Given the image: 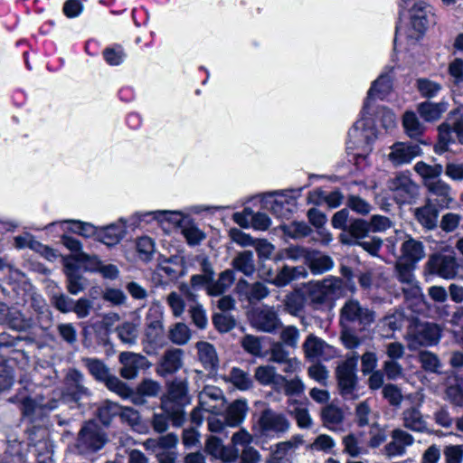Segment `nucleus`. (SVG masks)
Returning a JSON list of instances; mask_svg holds the SVG:
<instances>
[{"label":"nucleus","instance_id":"obj_22","mask_svg":"<svg viewBox=\"0 0 463 463\" xmlns=\"http://www.w3.org/2000/svg\"><path fill=\"white\" fill-rule=\"evenodd\" d=\"M181 291L188 300V312L190 314V317L194 323V325L203 329L205 328L207 326V317L205 310L203 309V306L197 302L196 300V294L194 293L187 285H182L181 286Z\"/></svg>","mask_w":463,"mask_h":463},{"label":"nucleus","instance_id":"obj_54","mask_svg":"<svg viewBox=\"0 0 463 463\" xmlns=\"http://www.w3.org/2000/svg\"><path fill=\"white\" fill-rule=\"evenodd\" d=\"M416 87L420 94L427 99L436 97L442 89L439 83L425 78L418 79Z\"/></svg>","mask_w":463,"mask_h":463},{"label":"nucleus","instance_id":"obj_4","mask_svg":"<svg viewBox=\"0 0 463 463\" xmlns=\"http://www.w3.org/2000/svg\"><path fill=\"white\" fill-rule=\"evenodd\" d=\"M107 442L101 428L93 421L87 422L80 430L76 448L80 454H90L101 449Z\"/></svg>","mask_w":463,"mask_h":463},{"label":"nucleus","instance_id":"obj_52","mask_svg":"<svg viewBox=\"0 0 463 463\" xmlns=\"http://www.w3.org/2000/svg\"><path fill=\"white\" fill-rule=\"evenodd\" d=\"M277 391H283L284 393L288 396H298L304 392L305 384L301 381V379L298 376L288 380L284 376V382L280 384H278L276 389Z\"/></svg>","mask_w":463,"mask_h":463},{"label":"nucleus","instance_id":"obj_17","mask_svg":"<svg viewBox=\"0 0 463 463\" xmlns=\"http://www.w3.org/2000/svg\"><path fill=\"white\" fill-rule=\"evenodd\" d=\"M259 425L261 432L266 435L270 433L283 434L290 427L289 421L282 413L269 409L262 411L259 419Z\"/></svg>","mask_w":463,"mask_h":463},{"label":"nucleus","instance_id":"obj_37","mask_svg":"<svg viewBox=\"0 0 463 463\" xmlns=\"http://www.w3.org/2000/svg\"><path fill=\"white\" fill-rule=\"evenodd\" d=\"M446 110L447 104L445 102L432 103L424 101L420 103L417 108L420 116L427 122L437 121Z\"/></svg>","mask_w":463,"mask_h":463},{"label":"nucleus","instance_id":"obj_56","mask_svg":"<svg viewBox=\"0 0 463 463\" xmlns=\"http://www.w3.org/2000/svg\"><path fill=\"white\" fill-rule=\"evenodd\" d=\"M281 228L283 232L292 239L306 237L311 232L310 227L304 222H293L283 225Z\"/></svg>","mask_w":463,"mask_h":463},{"label":"nucleus","instance_id":"obj_14","mask_svg":"<svg viewBox=\"0 0 463 463\" xmlns=\"http://www.w3.org/2000/svg\"><path fill=\"white\" fill-rule=\"evenodd\" d=\"M427 267L430 273L446 279H454L458 268L454 254L436 253L430 257Z\"/></svg>","mask_w":463,"mask_h":463},{"label":"nucleus","instance_id":"obj_29","mask_svg":"<svg viewBox=\"0 0 463 463\" xmlns=\"http://www.w3.org/2000/svg\"><path fill=\"white\" fill-rule=\"evenodd\" d=\"M441 330L438 325L424 323L417 326L413 338L420 345H432L439 340Z\"/></svg>","mask_w":463,"mask_h":463},{"label":"nucleus","instance_id":"obj_23","mask_svg":"<svg viewBox=\"0 0 463 463\" xmlns=\"http://www.w3.org/2000/svg\"><path fill=\"white\" fill-rule=\"evenodd\" d=\"M126 234V222L119 219L118 222L108 226L99 227L97 241L107 246L118 244Z\"/></svg>","mask_w":463,"mask_h":463},{"label":"nucleus","instance_id":"obj_38","mask_svg":"<svg viewBox=\"0 0 463 463\" xmlns=\"http://www.w3.org/2000/svg\"><path fill=\"white\" fill-rule=\"evenodd\" d=\"M247 411L248 406L245 401L237 400L230 404L224 415L227 426L236 427L240 425L243 421Z\"/></svg>","mask_w":463,"mask_h":463},{"label":"nucleus","instance_id":"obj_46","mask_svg":"<svg viewBox=\"0 0 463 463\" xmlns=\"http://www.w3.org/2000/svg\"><path fill=\"white\" fill-rule=\"evenodd\" d=\"M64 222L69 223L71 226L69 230L85 238H95L98 239L99 228L90 222H84L76 220H67Z\"/></svg>","mask_w":463,"mask_h":463},{"label":"nucleus","instance_id":"obj_19","mask_svg":"<svg viewBox=\"0 0 463 463\" xmlns=\"http://www.w3.org/2000/svg\"><path fill=\"white\" fill-rule=\"evenodd\" d=\"M391 439L384 447L385 455L389 458L403 456L407 448L414 442L413 436L402 429H394L391 433Z\"/></svg>","mask_w":463,"mask_h":463},{"label":"nucleus","instance_id":"obj_39","mask_svg":"<svg viewBox=\"0 0 463 463\" xmlns=\"http://www.w3.org/2000/svg\"><path fill=\"white\" fill-rule=\"evenodd\" d=\"M198 358L205 369L214 370L218 367V356L213 345L207 342L196 344Z\"/></svg>","mask_w":463,"mask_h":463},{"label":"nucleus","instance_id":"obj_1","mask_svg":"<svg viewBox=\"0 0 463 463\" xmlns=\"http://www.w3.org/2000/svg\"><path fill=\"white\" fill-rule=\"evenodd\" d=\"M345 291L343 279L333 276L309 282L307 288V298L316 308L333 305L344 296Z\"/></svg>","mask_w":463,"mask_h":463},{"label":"nucleus","instance_id":"obj_31","mask_svg":"<svg viewBox=\"0 0 463 463\" xmlns=\"http://www.w3.org/2000/svg\"><path fill=\"white\" fill-rule=\"evenodd\" d=\"M254 377L261 385L273 386L274 389L284 382V376L278 373L276 368L269 364L258 366L255 369Z\"/></svg>","mask_w":463,"mask_h":463},{"label":"nucleus","instance_id":"obj_51","mask_svg":"<svg viewBox=\"0 0 463 463\" xmlns=\"http://www.w3.org/2000/svg\"><path fill=\"white\" fill-rule=\"evenodd\" d=\"M242 285L247 287L246 298L250 302L260 301L269 293V288L260 282L249 285L246 281L241 280L238 286L241 288Z\"/></svg>","mask_w":463,"mask_h":463},{"label":"nucleus","instance_id":"obj_34","mask_svg":"<svg viewBox=\"0 0 463 463\" xmlns=\"http://www.w3.org/2000/svg\"><path fill=\"white\" fill-rule=\"evenodd\" d=\"M402 256L400 260H404L405 261L411 263H417L420 260H422L425 256L423 244L412 238H409L402 244Z\"/></svg>","mask_w":463,"mask_h":463},{"label":"nucleus","instance_id":"obj_5","mask_svg":"<svg viewBox=\"0 0 463 463\" xmlns=\"http://www.w3.org/2000/svg\"><path fill=\"white\" fill-rule=\"evenodd\" d=\"M374 318V312L355 299L347 300L340 310V324L343 327L355 323L365 327L370 326Z\"/></svg>","mask_w":463,"mask_h":463},{"label":"nucleus","instance_id":"obj_12","mask_svg":"<svg viewBox=\"0 0 463 463\" xmlns=\"http://www.w3.org/2000/svg\"><path fill=\"white\" fill-rule=\"evenodd\" d=\"M360 356L354 352L336 368V377L343 393H351L356 383V368Z\"/></svg>","mask_w":463,"mask_h":463},{"label":"nucleus","instance_id":"obj_40","mask_svg":"<svg viewBox=\"0 0 463 463\" xmlns=\"http://www.w3.org/2000/svg\"><path fill=\"white\" fill-rule=\"evenodd\" d=\"M83 260H90L86 264V268L91 271H99L105 279H114L118 276V269L115 265H102L97 256H90L82 253Z\"/></svg>","mask_w":463,"mask_h":463},{"label":"nucleus","instance_id":"obj_20","mask_svg":"<svg viewBox=\"0 0 463 463\" xmlns=\"http://www.w3.org/2000/svg\"><path fill=\"white\" fill-rule=\"evenodd\" d=\"M141 343L146 354H156L166 345L165 327H144Z\"/></svg>","mask_w":463,"mask_h":463},{"label":"nucleus","instance_id":"obj_44","mask_svg":"<svg viewBox=\"0 0 463 463\" xmlns=\"http://www.w3.org/2000/svg\"><path fill=\"white\" fill-rule=\"evenodd\" d=\"M116 333L123 344L134 345L137 342V326L132 322H123L118 325L116 328Z\"/></svg>","mask_w":463,"mask_h":463},{"label":"nucleus","instance_id":"obj_42","mask_svg":"<svg viewBox=\"0 0 463 463\" xmlns=\"http://www.w3.org/2000/svg\"><path fill=\"white\" fill-rule=\"evenodd\" d=\"M233 268L245 276H251L255 271L253 252L244 250L239 253L232 260Z\"/></svg>","mask_w":463,"mask_h":463},{"label":"nucleus","instance_id":"obj_45","mask_svg":"<svg viewBox=\"0 0 463 463\" xmlns=\"http://www.w3.org/2000/svg\"><path fill=\"white\" fill-rule=\"evenodd\" d=\"M164 326V307L158 303H152L145 316L144 327Z\"/></svg>","mask_w":463,"mask_h":463},{"label":"nucleus","instance_id":"obj_18","mask_svg":"<svg viewBox=\"0 0 463 463\" xmlns=\"http://www.w3.org/2000/svg\"><path fill=\"white\" fill-rule=\"evenodd\" d=\"M390 148L388 159L395 166L411 163L422 152L419 145L404 142H396Z\"/></svg>","mask_w":463,"mask_h":463},{"label":"nucleus","instance_id":"obj_27","mask_svg":"<svg viewBox=\"0 0 463 463\" xmlns=\"http://www.w3.org/2000/svg\"><path fill=\"white\" fill-rule=\"evenodd\" d=\"M146 361V357L133 352H122L119 362L122 364L120 374L123 378L133 379L137 375L139 368Z\"/></svg>","mask_w":463,"mask_h":463},{"label":"nucleus","instance_id":"obj_25","mask_svg":"<svg viewBox=\"0 0 463 463\" xmlns=\"http://www.w3.org/2000/svg\"><path fill=\"white\" fill-rule=\"evenodd\" d=\"M414 265V263L405 261L404 260H399L395 265V269L398 279L402 284L407 285L410 288V293L416 298L420 297L421 293L413 274Z\"/></svg>","mask_w":463,"mask_h":463},{"label":"nucleus","instance_id":"obj_53","mask_svg":"<svg viewBox=\"0 0 463 463\" xmlns=\"http://www.w3.org/2000/svg\"><path fill=\"white\" fill-rule=\"evenodd\" d=\"M85 366L90 373L98 381L103 382L109 373V368L100 361L95 358L83 359Z\"/></svg>","mask_w":463,"mask_h":463},{"label":"nucleus","instance_id":"obj_60","mask_svg":"<svg viewBox=\"0 0 463 463\" xmlns=\"http://www.w3.org/2000/svg\"><path fill=\"white\" fill-rule=\"evenodd\" d=\"M230 378L233 385L241 391H246L252 387L253 382L250 374L239 368L232 370Z\"/></svg>","mask_w":463,"mask_h":463},{"label":"nucleus","instance_id":"obj_13","mask_svg":"<svg viewBox=\"0 0 463 463\" xmlns=\"http://www.w3.org/2000/svg\"><path fill=\"white\" fill-rule=\"evenodd\" d=\"M89 395V390L84 386V376L77 369H69L64 378V391L61 399L65 402H78Z\"/></svg>","mask_w":463,"mask_h":463},{"label":"nucleus","instance_id":"obj_15","mask_svg":"<svg viewBox=\"0 0 463 463\" xmlns=\"http://www.w3.org/2000/svg\"><path fill=\"white\" fill-rule=\"evenodd\" d=\"M305 354L309 360L328 361L338 356V350L326 344L323 339L309 335L303 344Z\"/></svg>","mask_w":463,"mask_h":463},{"label":"nucleus","instance_id":"obj_47","mask_svg":"<svg viewBox=\"0 0 463 463\" xmlns=\"http://www.w3.org/2000/svg\"><path fill=\"white\" fill-rule=\"evenodd\" d=\"M182 234L191 246L198 245L205 239V234L190 219L181 228Z\"/></svg>","mask_w":463,"mask_h":463},{"label":"nucleus","instance_id":"obj_8","mask_svg":"<svg viewBox=\"0 0 463 463\" xmlns=\"http://www.w3.org/2000/svg\"><path fill=\"white\" fill-rule=\"evenodd\" d=\"M433 8L429 4L419 1L411 9V31L407 34L409 39L418 40L426 31L428 25L433 22Z\"/></svg>","mask_w":463,"mask_h":463},{"label":"nucleus","instance_id":"obj_35","mask_svg":"<svg viewBox=\"0 0 463 463\" xmlns=\"http://www.w3.org/2000/svg\"><path fill=\"white\" fill-rule=\"evenodd\" d=\"M402 127L405 134L411 139L419 140L425 132V126L413 111H406L403 114Z\"/></svg>","mask_w":463,"mask_h":463},{"label":"nucleus","instance_id":"obj_64","mask_svg":"<svg viewBox=\"0 0 463 463\" xmlns=\"http://www.w3.org/2000/svg\"><path fill=\"white\" fill-rule=\"evenodd\" d=\"M299 330L294 326H284L280 332L281 344L296 348L299 340Z\"/></svg>","mask_w":463,"mask_h":463},{"label":"nucleus","instance_id":"obj_43","mask_svg":"<svg viewBox=\"0 0 463 463\" xmlns=\"http://www.w3.org/2000/svg\"><path fill=\"white\" fill-rule=\"evenodd\" d=\"M288 411L293 416L299 428L308 429L311 427L312 418L304 404L295 401L289 405Z\"/></svg>","mask_w":463,"mask_h":463},{"label":"nucleus","instance_id":"obj_41","mask_svg":"<svg viewBox=\"0 0 463 463\" xmlns=\"http://www.w3.org/2000/svg\"><path fill=\"white\" fill-rule=\"evenodd\" d=\"M307 263L314 274L328 271L334 266V261L329 256L317 251L309 252Z\"/></svg>","mask_w":463,"mask_h":463},{"label":"nucleus","instance_id":"obj_9","mask_svg":"<svg viewBox=\"0 0 463 463\" xmlns=\"http://www.w3.org/2000/svg\"><path fill=\"white\" fill-rule=\"evenodd\" d=\"M303 188L292 190L274 191L267 194L266 203L270 205L268 208L277 216L285 217L290 212V207L295 206L297 198L300 195Z\"/></svg>","mask_w":463,"mask_h":463},{"label":"nucleus","instance_id":"obj_58","mask_svg":"<svg viewBox=\"0 0 463 463\" xmlns=\"http://www.w3.org/2000/svg\"><path fill=\"white\" fill-rule=\"evenodd\" d=\"M120 411V406L115 402L106 401L98 410V416L104 425H109L111 420L118 416Z\"/></svg>","mask_w":463,"mask_h":463},{"label":"nucleus","instance_id":"obj_33","mask_svg":"<svg viewBox=\"0 0 463 463\" xmlns=\"http://www.w3.org/2000/svg\"><path fill=\"white\" fill-rule=\"evenodd\" d=\"M235 280L234 271L226 269L220 273L218 279L213 280L211 279L207 285V293L210 296H221L224 294L233 284Z\"/></svg>","mask_w":463,"mask_h":463},{"label":"nucleus","instance_id":"obj_55","mask_svg":"<svg viewBox=\"0 0 463 463\" xmlns=\"http://www.w3.org/2000/svg\"><path fill=\"white\" fill-rule=\"evenodd\" d=\"M190 337V329L184 323H176L169 330V339L175 345H184L189 341Z\"/></svg>","mask_w":463,"mask_h":463},{"label":"nucleus","instance_id":"obj_6","mask_svg":"<svg viewBox=\"0 0 463 463\" xmlns=\"http://www.w3.org/2000/svg\"><path fill=\"white\" fill-rule=\"evenodd\" d=\"M254 437L244 428L232 436L231 442L236 450L238 463H260V453L251 446Z\"/></svg>","mask_w":463,"mask_h":463},{"label":"nucleus","instance_id":"obj_32","mask_svg":"<svg viewBox=\"0 0 463 463\" xmlns=\"http://www.w3.org/2000/svg\"><path fill=\"white\" fill-rule=\"evenodd\" d=\"M429 192L438 197L437 204L441 208L449 207L453 201L450 186L441 179L429 180L425 183Z\"/></svg>","mask_w":463,"mask_h":463},{"label":"nucleus","instance_id":"obj_49","mask_svg":"<svg viewBox=\"0 0 463 463\" xmlns=\"http://www.w3.org/2000/svg\"><path fill=\"white\" fill-rule=\"evenodd\" d=\"M414 170L427 182L438 179L443 172V166L439 164L430 165L423 161H420L415 164Z\"/></svg>","mask_w":463,"mask_h":463},{"label":"nucleus","instance_id":"obj_7","mask_svg":"<svg viewBox=\"0 0 463 463\" xmlns=\"http://www.w3.org/2000/svg\"><path fill=\"white\" fill-rule=\"evenodd\" d=\"M388 188L399 204L411 203L419 194L418 185L405 173H400L390 179Z\"/></svg>","mask_w":463,"mask_h":463},{"label":"nucleus","instance_id":"obj_59","mask_svg":"<svg viewBox=\"0 0 463 463\" xmlns=\"http://www.w3.org/2000/svg\"><path fill=\"white\" fill-rule=\"evenodd\" d=\"M285 310L293 316H298L304 308V298L298 292L288 294L284 300Z\"/></svg>","mask_w":463,"mask_h":463},{"label":"nucleus","instance_id":"obj_16","mask_svg":"<svg viewBox=\"0 0 463 463\" xmlns=\"http://www.w3.org/2000/svg\"><path fill=\"white\" fill-rule=\"evenodd\" d=\"M304 443L302 435L297 434L286 441H281L271 447L270 456L267 463H289L297 449Z\"/></svg>","mask_w":463,"mask_h":463},{"label":"nucleus","instance_id":"obj_3","mask_svg":"<svg viewBox=\"0 0 463 463\" xmlns=\"http://www.w3.org/2000/svg\"><path fill=\"white\" fill-rule=\"evenodd\" d=\"M189 402L187 384L183 380L173 381L165 395L161 398V409L175 420L183 418L184 407Z\"/></svg>","mask_w":463,"mask_h":463},{"label":"nucleus","instance_id":"obj_28","mask_svg":"<svg viewBox=\"0 0 463 463\" xmlns=\"http://www.w3.org/2000/svg\"><path fill=\"white\" fill-rule=\"evenodd\" d=\"M183 351L181 349H169L165 351L157 366L156 372L161 376H166L177 372L183 364Z\"/></svg>","mask_w":463,"mask_h":463},{"label":"nucleus","instance_id":"obj_36","mask_svg":"<svg viewBox=\"0 0 463 463\" xmlns=\"http://www.w3.org/2000/svg\"><path fill=\"white\" fill-rule=\"evenodd\" d=\"M403 426L412 431L422 432L427 430V422L419 409L411 407L402 412Z\"/></svg>","mask_w":463,"mask_h":463},{"label":"nucleus","instance_id":"obj_26","mask_svg":"<svg viewBox=\"0 0 463 463\" xmlns=\"http://www.w3.org/2000/svg\"><path fill=\"white\" fill-rule=\"evenodd\" d=\"M307 276V271L305 267H290L285 265L278 271L274 278L267 279V282L276 287L282 288L294 280L306 278Z\"/></svg>","mask_w":463,"mask_h":463},{"label":"nucleus","instance_id":"obj_10","mask_svg":"<svg viewBox=\"0 0 463 463\" xmlns=\"http://www.w3.org/2000/svg\"><path fill=\"white\" fill-rule=\"evenodd\" d=\"M393 67H386L379 77L373 81L364 103V112L371 111V104L376 99H384L392 91Z\"/></svg>","mask_w":463,"mask_h":463},{"label":"nucleus","instance_id":"obj_11","mask_svg":"<svg viewBox=\"0 0 463 463\" xmlns=\"http://www.w3.org/2000/svg\"><path fill=\"white\" fill-rule=\"evenodd\" d=\"M250 319L254 328L266 333H275L282 326L279 314L273 307L263 306L253 309Z\"/></svg>","mask_w":463,"mask_h":463},{"label":"nucleus","instance_id":"obj_50","mask_svg":"<svg viewBox=\"0 0 463 463\" xmlns=\"http://www.w3.org/2000/svg\"><path fill=\"white\" fill-rule=\"evenodd\" d=\"M322 419L325 425L329 429H335L344 419L343 411L333 405H327L322 411Z\"/></svg>","mask_w":463,"mask_h":463},{"label":"nucleus","instance_id":"obj_24","mask_svg":"<svg viewBox=\"0 0 463 463\" xmlns=\"http://www.w3.org/2000/svg\"><path fill=\"white\" fill-rule=\"evenodd\" d=\"M439 143L441 151L447 150V146L458 140L463 143V118L456 120L452 125L443 123L439 127Z\"/></svg>","mask_w":463,"mask_h":463},{"label":"nucleus","instance_id":"obj_48","mask_svg":"<svg viewBox=\"0 0 463 463\" xmlns=\"http://www.w3.org/2000/svg\"><path fill=\"white\" fill-rule=\"evenodd\" d=\"M160 218V225L168 223L174 227L182 228L189 219L187 214L182 211H166L162 210V213H156Z\"/></svg>","mask_w":463,"mask_h":463},{"label":"nucleus","instance_id":"obj_61","mask_svg":"<svg viewBox=\"0 0 463 463\" xmlns=\"http://www.w3.org/2000/svg\"><path fill=\"white\" fill-rule=\"evenodd\" d=\"M344 452L352 458L365 454L366 449L360 445L358 438L354 434H348L343 439Z\"/></svg>","mask_w":463,"mask_h":463},{"label":"nucleus","instance_id":"obj_62","mask_svg":"<svg viewBox=\"0 0 463 463\" xmlns=\"http://www.w3.org/2000/svg\"><path fill=\"white\" fill-rule=\"evenodd\" d=\"M103 57L110 66H118L124 61L126 53L120 45H115L106 48L103 51Z\"/></svg>","mask_w":463,"mask_h":463},{"label":"nucleus","instance_id":"obj_63","mask_svg":"<svg viewBox=\"0 0 463 463\" xmlns=\"http://www.w3.org/2000/svg\"><path fill=\"white\" fill-rule=\"evenodd\" d=\"M347 232L350 236L356 240L355 241H360L359 240L364 239L371 231L368 222L356 219L350 223Z\"/></svg>","mask_w":463,"mask_h":463},{"label":"nucleus","instance_id":"obj_21","mask_svg":"<svg viewBox=\"0 0 463 463\" xmlns=\"http://www.w3.org/2000/svg\"><path fill=\"white\" fill-rule=\"evenodd\" d=\"M205 451L222 463L237 462V454L233 445L225 446L222 440L215 436H210L206 439Z\"/></svg>","mask_w":463,"mask_h":463},{"label":"nucleus","instance_id":"obj_2","mask_svg":"<svg viewBox=\"0 0 463 463\" xmlns=\"http://www.w3.org/2000/svg\"><path fill=\"white\" fill-rule=\"evenodd\" d=\"M371 113L364 112L362 109V117L354 126L349 129L347 149H362L363 153H369L372 151V144L377 138L376 128L373 125V119L368 117Z\"/></svg>","mask_w":463,"mask_h":463},{"label":"nucleus","instance_id":"obj_57","mask_svg":"<svg viewBox=\"0 0 463 463\" xmlns=\"http://www.w3.org/2000/svg\"><path fill=\"white\" fill-rule=\"evenodd\" d=\"M404 322V315L402 311L396 310L392 314H388L385 316L379 324V326L384 331L388 329V331L393 332L395 330L400 329Z\"/></svg>","mask_w":463,"mask_h":463},{"label":"nucleus","instance_id":"obj_30","mask_svg":"<svg viewBox=\"0 0 463 463\" xmlns=\"http://www.w3.org/2000/svg\"><path fill=\"white\" fill-rule=\"evenodd\" d=\"M416 220L427 230H433L438 223L439 211L429 199L425 205L414 211Z\"/></svg>","mask_w":463,"mask_h":463}]
</instances>
